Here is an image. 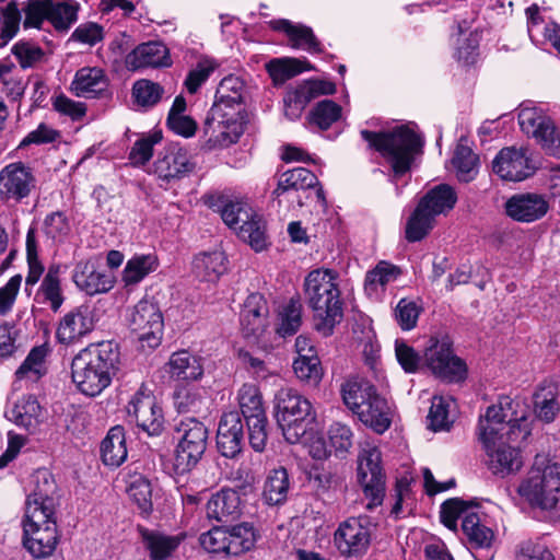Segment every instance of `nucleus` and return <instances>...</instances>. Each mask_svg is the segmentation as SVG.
Here are the masks:
<instances>
[{"label": "nucleus", "mask_w": 560, "mask_h": 560, "mask_svg": "<svg viewBox=\"0 0 560 560\" xmlns=\"http://www.w3.org/2000/svg\"><path fill=\"white\" fill-rule=\"evenodd\" d=\"M217 68L218 63L215 60L208 57L200 58L184 81L187 91L190 94H195Z\"/></svg>", "instance_id": "obj_55"}, {"label": "nucleus", "mask_w": 560, "mask_h": 560, "mask_svg": "<svg viewBox=\"0 0 560 560\" xmlns=\"http://www.w3.org/2000/svg\"><path fill=\"white\" fill-rule=\"evenodd\" d=\"M290 481L285 468L279 467L269 472L266 478L262 497L270 505L283 503L288 498Z\"/></svg>", "instance_id": "obj_42"}, {"label": "nucleus", "mask_w": 560, "mask_h": 560, "mask_svg": "<svg viewBox=\"0 0 560 560\" xmlns=\"http://www.w3.org/2000/svg\"><path fill=\"white\" fill-rule=\"evenodd\" d=\"M293 371L301 382L311 386H316L323 377V370L317 355L296 358L293 362Z\"/></svg>", "instance_id": "obj_50"}, {"label": "nucleus", "mask_w": 560, "mask_h": 560, "mask_svg": "<svg viewBox=\"0 0 560 560\" xmlns=\"http://www.w3.org/2000/svg\"><path fill=\"white\" fill-rule=\"evenodd\" d=\"M457 194L447 184H440L431 188L418 202L434 218L448 213L456 205Z\"/></svg>", "instance_id": "obj_36"}, {"label": "nucleus", "mask_w": 560, "mask_h": 560, "mask_svg": "<svg viewBox=\"0 0 560 560\" xmlns=\"http://www.w3.org/2000/svg\"><path fill=\"white\" fill-rule=\"evenodd\" d=\"M304 293L313 311L314 329L324 337L330 336L343 317L337 272L330 269L311 271L304 281Z\"/></svg>", "instance_id": "obj_4"}, {"label": "nucleus", "mask_w": 560, "mask_h": 560, "mask_svg": "<svg viewBox=\"0 0 560 560\" xmlns=\"http://www.w3.org/2000/svg\"><path fill=\"white\" fill-rule=\"evenodd\" d=\"M517 492L532 505L541 510L553 511L560 516V465H544V459L536 457L527 477L518 486Z\"/></svg>", "instance_id": "obj_6"}, {"label": "nucleus", "mask_w": 560, "mask_h": 560, "mask_svg": "<svg viewBox=\"0 0 560 560\" xmlns=\"http://www.w3.org/2000/svg\"><path fill=\"white\" fill-rule=\"evenodd\" d=\"M328 435L330 444L338 455L348 453V451L352 447L353 434L348 425L340 422H335L330 425Z\"/></svg>", "instance_id": "obj_63"}, {"label": "nucleus", "mask_w": 560, "mask_h": 560, "mask_svg": "<svg viewBox=\"0 0 560 560\" xmlns=\"http://www.w3.org/2000/svg\"><path fill=\"white\" fill-rule=\"evenodd\" d=\"M177 445L173 456V469L177 475L192 470L207 448L208 428L200 420L188 417L175 428Z\"/></svg>", "instance_id": "obj_8"}, {"label": "nucleus", "mask_w": 560, "mask_h": 560, "mask_svg": "<svg viewBox=\"0 0 560 560\" xmlns=\"http://www.w3.org/2000/svg\"><path fill=\"white\" fill-rule=\"evenodd\" d=\"M245 421L248 429V441L250 446L256 452H262L266 448L268 441L267 416L262 415V417H254Z\"/></svg>", "instance_id": "obj_62"}, {"label": "nucleus", "mask_w": 560, "mask_h": 560, "mask_svg": "<svg viewBox=\"0 0 560 560\" xmlns=\"http://www.w3.org/2000/svg\"><path fill=\"white\" fill-rule=\"evenodd\" d=\"M77 2H49V22L58 31H67L78 19Z\"/></svg>", "instance_id": "obj_49"}, {"label": "nucleus", "mask_w": 560, "mask_h": 560, "mask_svg": "<svg viewBox=\"0 0 560 560\" xmlns=\"http://www.w3.org/2000/svg\"><path fill=\"white\" fill-rule=\"evenodd\" d=\"M40 292L49 303L50 308L54 312H57L63 303L58 266L49 267L48 272L40 284Z\"/></svg>", "instance_id": "obj_52"}, {"label": "nucleus", "mask_w": 560, "mask_h": 560, "mask_svg": "<svg viewBox=\"0 0 560 560\" xmlns=\"http://www.w3.org/2000/svg\"><path fill=\"white\" fill-rule=\"evenodd\" d=\"M244 82L235 75H229L221 80L217 92L215 102L212 105V118H224L226 107L244 105Z\"/></svg>", "instance_id": "obj_29"}, {"label": "nucleus", "mask_w": 560, "mask_h": 560, "mask_svg": "<svg viewBox=\"0 0 560 560\" xmlns=\"http://www.w3.org/2000/svg\"><path fill=\"white\" fill-rule=\"evenodd\" d=\"M128 416L133 418L137 425L149 435H158L163 430L162 409L155 398L143 392H138L127 406Z\"/></svg>", "instance_id": "obj_19"}, {"label": "nucleus", "mask_w": 560, "mask_h": 560, "mask_svg": "<svg viewBox=\"0 0 560 560\" xmlns=\"http://www.w3.org/2000/svg\"><path fill=\"white\" fill-rule=\"evenodd\" d=\"M108 80L103 69L83 67L75 72L71 91L78 97H96L107 90Z\"/></svg>", "instance_id": "obj_31"}, {"label": "nucleus", "mask_w": 560, "mask_h": 560, "mask_svg": "<svg viewBox=\"0 0 560 560\" xmlns=\"http://www.w3.org/2000/svg\"><path fill=\"white\" fill-rule=\"evenodd\" d=\"M492 170L502 179L510 182L524 180L534 172L527 150L514 147L504 148L498 153L492 162Z\"/></svg>", "instance_id": "obj_20"}, {"label": "nucleus", "mask_w": 560, "mask_h": 560, "mask_svg": "<svg viewBox=\"0 0 560 560\" xmlns=\"http://www.w3.org/2000/svg\"><path fill=\"white\" fill-rule=\"evenodd\" d=\"M37 188L33 168L24 162H12L0 171V199L4 202H22Z\"/></svg>", "instance_id": "obj_15"}, {"label": "nucleus", "mask_w": 560, "mask_h": 560, "mask_svg": "<svg viewBox=\"0 0 560 560\" xmlns=\"http://www.w3.org/2000/svg\"><path fill=\"white\" fill-rule=\"evenodd\" d=\"M424 362L430 371L445 382H459L466 376V364L454 354L447 336L431 337L424 351Z\"/></svg>", "instance_id": "obj_12"}, {"label": "nucleus", "mask_w": 560, "mask_h": 560, "mask_svg": "<svg viewBox=\"0 0 560 560\" xmlns=\"http://www.w3.org/2000/svg\"><path fill=\"white\" fill-rule=\"evenodd\" d=\"M119 362V349L112 341L90 345L72 360V381L82 394L97 396L109 386Z\"/></svg>", "instance_id": "obj_2"}, {"label": "nucleus", "mask_w": 560, "mask_h": 560, "mask_svg": "<svg viewBox=\"0 0 560 560\" xmlns=\"http://www.w3.org/2000/svg\"><path fill=\"white\" fill-rule=\"evenodd\" d=\"M207 516L221 523L233 522L242 514L240 493L234 489H222L212 494L206 505Z\"/></svg>", "instance_id": "obj_26"}, {"label": "nucleus", "mask_w": 560, "mask_h": 560, "mask_svg": "<svg viewBox=\"0 0 560 560\" xmlns=\"http://www.w3.org/2000/svg\"><path fill=\"white\" fill-rule=\"evenodd\" d=\"M164 93L163 88L150 80H138L132 86V96L137 104L151 107L155 105Z\"/></svg>", "instance_id": "obj_58"}, {"label": "nucleus", "mask_w": 560, "mask_h": 560, "mask_svg": "<svg viewBox=\"0 0 560 560\" xmlns=\"http://www.w3.org/2000/svg\"><path fill=\"white\" fill-rule=\"evenodd\" d=\"M336 92L332 82L323 80H310L290 90L283 97L284 115L290 120H296L301 117L306 105L319 95H330Z\"/></svg>", "instance_id": "obj_18"}, {"label": "nucleus", "mask_w": 560, "mask_h": 560, "mask_svg": "<svg viewBox=\"0 0 560 560\" xmlns=\"http://www.w3.org/2000/svg\"><path fill=\"white\" fill-rule=\"evenodd\" d=\"M375 392L376 388L370 382L359 377H349L340 386L343 404L355 415Z\"/></svg>", "instance_id": "obj_38"}, {"label": "nucleus", "mask_w": 560, "mask_h": 560, "mask_svg": "<svg viewBox=\"0 0 560 560\" xmlns=\"http://www.w3.org/2000/svg\"><path fill=\"white\" fill-rule=\"evenodd\" d=\"M242 416L245 420L266 415L261 394L254 384H243L237 394Z\"/></svg>", "instance_id": "obj_46"}, {"label": "nucleus", "mask_w": 560, "mask_h": 560, "mask_svg": "<svg viewBox=\"0 0 560 560\" xmlns=\"http://www.w3.org/2000/svg\"><path fill=\"white\" fill-rule=\"evenodd\" d=\"M534 406L536 416L545 421L551 422L559 412V404L553 390L548 387H540L534 395Z\"/></svg>", "instance_id": "obj_51"}, {"label": "nucleus", "mask_w": 560, "mask_h": 560, "mask_svg": "<svg viewBox=\"0 0 560 560\" xmlns=\"http://www.w3.org/2000/svg\"><path fill=\"white\" fill-rule=\"evenodd\" d=\"M486 451L489 456V468L494 475L505 477L518 471L523 466L520 451L502 442L491 444L490 450Z\"/></svg>", "instance_id": "obj_32"}, {"label": "nucleus", "mask_w": 560, "mask_h": 560, "mask_svg": "<svg viewBox=\"0 0 560 560\" xmlns=\"http://www.w3.org/2000/svg\"><path fill=\"white\" fill-rule=\"evenodd\" d=\"M140 542L149 552L150 560H165L179 546V536H170L158 529L138 526Z\"/></svg>", "instance_id": "obj_30"}, {"label": "nucleus", "mask_w": 560, "mask_h": 560, "mask_svg": "<svg viewBox=\"0 0 560 560\" xmlns=\"http://www.w3.org/2000/svg\"><path fill=\"white\" fill-rule=\"evenodd\" d=\"M101 458L106 466L118 467L127 458L125 430L113 427L101 443Z\"/></svg>", "instance_id": "obj_37"}, {"label": "nucleus", "mask_w": 560, "mask_h": 560, "mask_svg": "<svg viewBox=\"0 0 560 560\" xmlns=\"http://www.w3.org/2000/svg\"><path fill=\"white\" fill-rule=\"evenodd\" d=\"M46 354L47 351L43 346L33 348L21 366L16 370V378L20 381L28 380L31 382L38 381L46 373L44 368Z\"/></svg>", "instance_id": "obj_47"}, {"label": "nucleus", "mask_w": 560, "mask_h": 560, "mask_svg": "<svg viewBox=\"0 0 560 560\" xmlns=\"http://www.w3.org/2000/svg\"><path fill=\"white\" fill-rule=\"evenodd\" d=\"M21 22V12L16 2L11 1L0 14V47H3L18 33Z\"/></svg>", "instance_id": "obj_54"}, {"label": "nucleus", "mask_w": 560, "mask_h": 560, "mask_svg": "<svg viewBox=\"0 0 560 560\" xmlns=\"http://www.w3.org/2000/svg\"><path fill=\"white\" fill-rule=\"evenodd\" d=\"M420 307L413 302L402 299L395 308V317L404 330L412 329L418 320Z\"/></svg>", "instance_id": "obj_64"}, {"label": "nucleus", "mask_w": 560, "mask_h": 560, "mask_svg": "<svg viewBox=\"0 0 560 560\" xmlns=\"http://www.w3.org/2000/svg\"><path fill=\"white\" fill-rule=\"evenodd\" d=\"M257 536L249 523L226 527V556H240L252 550Z\"/></svg>", "instance_id": "obj_40"}, {"label": "nucleus", "mask_w": 560, "mask_h": 560, "mask_svg": "<svg viewBox=\"0 0 560 560\" xmlns=\"http://www.w3.org/2000/svg\"><path fill=\"white\" fill-rule=\"evenodd\" d=\"M527 413L524 404L509 396L500 397L498 404L489 406L478 424L479 439L485 448L490 450L491 444L498 442L525 441L530 434Z\"/></svg>", "instance_id": "obj_3"}, {"label": "nucleus", "mask_w": 560, "mask_h": 560, "mask_svg": "<svg viewBox=\"0 0 560 560\" xmlns=\"http://www.w3.org/2000/svg\"><path fill=\"white\" fill-rule=\"evenodd\" d=\"M162 140V133L154 131L138 139L129 152V160L133 165H144L153 155V148Z\"/></svg>", "instance_id": "obj_57"}, {"label": "nucleus", "mask_w": 560, "mask_h": 560, "mask_svg": "<svg viewBox=\"0 0 560 560\" xmlns=\"http://www.w3.org/2000/svg\"><path fill=\"white\" fill-rule=\"evenodd\" d=\"M225 270V256L220 250L201 253L192 261V271L201 281L215 282Z\"/></svg>", "instance_id": "obj_39"}, {"label": "nucleus", "mask_w": 560, "mask_h": 560, "mask_svg": "<svg viewBox=\"0 0 560 560\" xmlns=\"http://www.w3.org/2000/svg\"><path fill=\"white\" fill-rule=\"evenodd\" d=\"M170 63L168 49L160 42L140 44L126 57V67L132 71L148 67H166Z\"/></svg>", "instance_id": "obj_27"}, {"label": "nucleus", "mask_w": 560, "mask_h": 560, "mask_svg": "<svg viewBox=\"0 0 560 560\" xmlns=\"http://www.w3.org/2000/svg\"><path fill=\"white\" fill-rule=\"evenodd\" d=\"M275 417L284 439L298 443L306 432V425L315 420L311 401L292 387H282L273 398Z\"/></svg>", "instance_id": "obj_7"}, {"label": "nucleus", "mask_w": 560, "mask_h": 560, "mask_svg": "<svg viewBox=\"0 0 560 560\" xmlns=\"http://www.w3.org/2000/svg\"><path fill=\"white\" fill-rule=\"evenodd\" d=\"M127 491L141 513L149 514L152 511V488L147 478L141 476L135 478L129 483Z\"/></svg>", "instance_id": "obj_56"}, {"label": "nucleus", "mask_w": 560, "mask_h": 560, "mask_svg": "<svg viewBox=\"0 0 560 560\" xmlns=\"http://www.w3.org/2000/svg\"><path fill=\"white\" fill-rule=\"evenodd\" d=\"M165 372L176 381H196L203 374L200 360L186 350L174 352L165 364Z\"/></svg>", "instance_id": "obj_34"}, {"label": "nucleus", "mask_w": 560, "mask_h": 560, "mask_svg": "<svg viewBox=\"0 0 560 560\" xmlns=\"http://www.w3.org/2000/svg\"><path fill=\"white\" fill-rule=\"evenodd\" d=\"M452 163L462 182H470L477 174L478 156L467 145L459 143L456 147Z\"/></svg>", "instance_id": "obj_48"}, {"label": "nucleus", "mask_w": 560, "mask_h": 560, "mask_svg": "<svg viewBox=\"0 0 560 560\" xmlns=\"http://www.w3.org/2000/svg\"><path fill=\"white\" fill-rule=\"evenodd\" d=\"M266 68L275 84H283L304 70L312 69L310 65L296 58H276L270 60Z\"/></svg>", "instance_id": "obj_43"}, {"label": "nucleus", "mask_w": 560, "mask_h": 560, "mask_svg": "<svg viewBox=\"0 0 560 560\" xmlns=\"http://www.w3.org/2000/svg\"><path fill=\"white\" fill-rule=\"evenodd\" d=\"M49 2L50 0H28L25 3L23 8L25 14L24 28H40L45 20L49 21Z\"/></svg>", "instance_id": "obj_60"}, {"label": "nucleus", "mask_w": 560, "mask_h": 560, "mask_svg": "<svg viewBox=\"0 0 560 560\" xmlns=\"http://www.w3.org/2000/svg\"><path fill=\"white\" fill-rule=\"evenodd\" d=\"M75 285L89 295L108 292L114 287V279L106 271H100L92 261H79L73 270Z\"/></svg>", "instance_id": "obj_25"}, {"label": "nucleus", "mask_w": 560, "mask_h": 560, "mask_svg": "<svg viewBox=\"0 0 560 560\" xmlns=\"http://www.w3.org/2000/svg\"><path fill=\"white\" fill-rule=\"evenodd\" d=\"M221 218L226 225L237 232L256 252L267 245L266 224L254 213L253 209L242 201H228L221 210Z\"/></svg>", "instance_id": "obj_9"}, {"label": "nucleus", "mask_w": 560, "mask_h": 560, "mask_svg": "<svg viewBox=\"0 0 560 560\" xmlns=\"http://www.w3.org/2000/svg\"><path fill=\"white\" fill-rule=\"evenodd\" d=\"M93 328L92 312L86 306H80L62 317L57 328V339L69 345L91 332Z\"/></svg>", "instance_id": "obj_24"}, {"label": "nucleus", "mask_w": 560, "mask_h": 560, "mask_svg": "<svg viewBox=\"0 0 560 560\" xmlns=\"http://www.w3.org/2000/svg\"><path fill=\"white\" fill-rule=\"evenodd\" d=\"M158 267L159 259L155 255H136L127 261L121 279L127 287L136 285Z\"/></svg>", "instance_id": "obj_41"}, {"label": "nucleus", "mask_w": 560, "mask_h": 560, "mask_svg": "<svg viewBox=\"0 0 560 560\" xmlns=\"http://www.w3.org/2000/svg\"><path fill=\"white\" fill-rule=\"evenodd\" d=\"M357 478L365 498L368 510L383 503L386 491V477L381 465V452L376 446L366 445L358 457Z\"/></svg>", "instance_id": "obj_11"}, {"label": "nucleus", "mask_w": 560, "mask_h": 560, "mask_svg": "<svg viewBox=\"0 0 560 560\" xmlns=\"http://www.w3.org/2000/svg\"><path fill=\"white\" fill-rule=\"evenodd\" d=\"M195 163L188 151L179 143H170L158 155L154 162V174L167 184L179 180L190 174Z\"/></svg>", "instance_id": "obj_17"}, {"label": "nucleus", "mask_w": 560, "mask_h": 560, "mask_svg": "<svg viewBox=\"0 0 560 560\" xmlns=\"http://www.w3.org/2000/svg\"><path fill=\"white\" fill-rule=\"evenodd\" d=\"M341 107L331 100H324L316 104L310 114V121L320 129H328L340 118Z\"/></svg>", "instance_id": "obj_53"}, {"label": "nucleus", "mask_w": 560, "mask_h": 560, "mask_svg": "<svg viewBox=\"0 0 560 560\" xmlns=\"http://www.w3.org/2000/svg\"><path fill=\"white\" fill-rule=\"evenodd\" d=\"M435 218L419 203L409 217L406 224V238L409 242H419L433 229Z\"/></svg>", "instance_id": "obj_45"}, {"label": "nucleus", "mask_w": 560, "mask_h": 560, "mask_svg": "<svg viewBox=\"0 0 560 560\" xmlns=\"http://www.w3.org/2000/svg\"><path fill=\"white\" fill-rule=\"evenodd\" d=\"M361 136L390 163L396 175L410 170L415 155L423 144L421 137L407 126L396 127L389 132L361 130Z\"/></svg>", "instance_id": "obj_5"}, {"label": "nucleus", "mask_w": 560, "mask_h": 560, "mask_svg": "<svg viewBox=\"0 0 560 560\" xmlns=\"http://www.w3.org/2000/svg\"><path fill=\"white\" fill-rule=\"evenodd\" d=\"M372 540V524L368 516L349 517L341 522L334 534V545L346 558L364 556Z\"/></svg>", "instance_id": "obj_13"}, {"label": "nucleus", "mask_w": 560, "mask_h": 560, "mask_svg": "<svg viewBox=\"0 0 560 560\" xmlns=\"http://www.w3.org/2000/svg\"><path fill=\"white\" fill-rule=\"evenodd\" d=\"M243 110V105H237V107L229 106L223 109L224 114H226L224 118L211 119V107L205 120V132L209 135V141L219 147H229L237 142L244 132Z\"/></svg>", "instance_id": "obj_16"}, {"label": "nucleus", "mask_w": 560, "mask_h": 560, "mask_svg": "<svg viewBox=\"0 0 560 560\" xmlns=\"http://www.w3.org/2000/svg\"><path fill=\"white\" fill-rule=\"evenodd\" d=\"M269 308L260 293H252L241 312V327L246 338H259L268 327Z\"/></svg>", "instance_id": "obj_23"}, {"label": "nucleus", "mask_w": 560, "mask_h": 560, "mask_svg": "<svg viewBox=\"0 0 560 560\" xmlns=\"http://www.w3.org/2000/svg\"><path fill=\"white\" fill-rule=\"evenodd\" d=\"M462 529L475 551L487 550L486 556L474 552L475 560H491L493 558V553L489 549L492 546L494 534L489 527L480 523V517L477 513L470 512L464 516Z\"/></svg>", "instance_id": "obj_28"}, {"label": "nucleus", "mask_w": 560, "mask_h": 560, "mask_svg": "<svg viewBox=\"0 0 560 560\" xmlns=\"http://www.w3.org/2000/svg\"><path fill=\"white\" fill-rule=\"evenodd\" d=\"M244 445V431L241 415L230 411L221 417L217 432L219 452L228 458L237 456Z\"/></svg>", "instance_id": "obj_22"}, {"label": "nucleus", "mask_w": 560, "mask_h": 560, "mask_svg": "<svg viewBox=\"0 0 560 560\" xmlns=\"http://www.w3.org/2000/svg\"><path fill=\"white\" fill-rule=\"evenodd\" d=\"M35 488L28 494L25 506L24 547L36 558L50 556L58 542L54 518L57 505V486L47 470L34 475Z\"/></svg>", "instance_id": "obj_1"}, {"label": "nucleus", "mask_w": 560, "mask_h": 560, "mask_svg": "<svg viewBox=\"0 0 560 560\" xmlns=\"http://www.w3.org/2000/svg\"><path fill=\"white\" fill-rule=\"evenodd\" d=\"M517 119L521 130L533 137L546 154L560 159V132L555 120L542 108L523 106Z\"/></svg>", "instance_id": "obj_10"}, {"label": "nucleus", "mask_w": 560, "mask_h": 560, "mask_svg": "<svg viewBox=\"0 0 560 560\" xmlns=\"http://www.w3.org/2000/svg\"><path fill=\"white\" fill-rule=\"evenodd\" d=\"M175 405L180 412H199L205 397L199 388H179L174 395Z\"/></svg>", "instance_id": "obj_61"}, {"label": "nucleus", "mask_w": 560, "mask_h": 560, "mask_svg": "<svg viewBox=\"0 0 560 560\" xmlns=\"http://www.w3.org/2000/svg\"><path fill=\"white\" fill-rule=\"evenodd\" d=\"M549 210L545 196L536 192L513 195L505 202L506 214L518 222H534L541 219Z\"/></svg>", "instance_id": "obj_21"}, {"label": "nucleus", "mask_w": 560, "mask_h": 560, "mask_svg": "<svg viewBox=\"0 0 560 560\" xmlns=\"http://www.w3.org/2000/svg\"><path fill=\"white\" fill-rule=\"evenodd\" d=\"M303 306L299 299H291L278 313L277 332L281 337L292 336L302 325Z\"/></svg>", "instance_id": "obj_44"}, {"label": "nucleus", "mask_w": 560, "mask_h": 560, "mask_svg": "<svg viewBox=\"0 0 560 560\" xmlns=\"http://www.w3.org/2000/svg\"><path fill=\"white\" fill-rule=\"evenodd\" d=\"M400 275V269L387 261H381L369 271L365 277V290L375 291L377 285L384 287L395 281Z\"/></svg>", "instance_id": "obj_59"}, {"label": "nucleus", "mask_w": 560, "mask_h": 560, "mask_svg": "<svg viewBox=\"0 0 560 560\" xmlns=\"http://www.w3.org/2000/svg\"><path fill=\"white\" fill-rule=\"evenodd\" d=\"M126 319L128 327L140 341L147 342L150 348L159 346L163 330V316L154 302L139 301L128 310Z\"/></svg>", "instance_id": "obj_14"}, {"label": "nucleus", "mask_w": 560, "mask_h": 560, "mask_svg": "<svg viewBox=\"0 0 560 560\" xmlns=\"http://www.w3.org/2000/svg\"><path fill=\"white\" fill-rule=\"evenodd\" d=\"M359 419L377 433L385 432L390 425V411L386 399L377 392L373 394L358 411Z\"/></svg>", "instance_id": "obj_33"}, {"label": "nucleus", "mask_w": 560, "mask_h": 560, "mask_svg": "<svg viewBox=\"0 0 560 560\" xmlns=\"http://www.w3.org/2000/svg\"><path fill=\"white\" fill-rule=\"evenodd\" d=\"M10 419L28 432H35L43 422L44 411L36 397L28 395L22 397L11 410Z\"/></svg>", "instance_id": "obj_35"}]
</instances>
